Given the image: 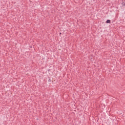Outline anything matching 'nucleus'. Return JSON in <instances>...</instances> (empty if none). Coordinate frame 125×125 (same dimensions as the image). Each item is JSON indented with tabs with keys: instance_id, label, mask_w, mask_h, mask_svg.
I'll use <instances>...</instances> for the list:
<instances>
[{
	"instance_id": "2",
	"label": "nucleus",
	"mask_w": 125,
	"mask_h": 125,
	"mask_svg": "<svg viewBox=\"0 0 125 125\" xmlns=\"http://www.w3.org/2000/svg\"><path fill=\"white\" fill-rule=\"evenodd\" d=\"M122 5H123L124 6H125V2H123L122 3Z\"/></svg>"
},
{
	"instance_id": "1",
	"label": "nucleus",
	"mask_w": 125,
	"mask_h": 125,
	"mask_svg": "<svg viewBox=\"0 0 125 125\" xmlns=\"http://www.w3.org/2000/svg\"><path fill=\"white\" fill-rule=\"evenodd\" d=\"M106 23H111V21L110 20H107L106 21Z\"/></svg>"
}]
</instances>
